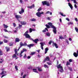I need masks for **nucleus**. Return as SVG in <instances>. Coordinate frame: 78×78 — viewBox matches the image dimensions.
Returning a JSON list of instances; mask_svg holds the SVG:
<instances>
[{
  "instance_id": "aec40b11",
  "label": "nucleus",
  "mask_w": 78,
  "mask_h": 78,
  "mask_svg": "<svg viewBox=\"0 0 78 78\" xmlns=\"http://www.w3.org/2000/svg\"><path fill=\"white\" fill-rule=\"evenodd\" d=\"M30 20L31 22H35L36 20L34 18H33L32 19H31Z\"/></svg>"
},
{
  "instance_id": "ea45409f",
  "label": "nucleus",
  "mask_w": 78,
  "mask_h": 78,
  "mask_svg": "<svg viewBox=\"0 0 78 78\" xmlns=\"http://www.w3.org/2000/svg\"><path fill=\"white\" fill-rule=\"evenodd\" d=\"M46 5L47 6H50V4H49V3H48V2H47L46 4Z\"/></svg>"
},
{
  "instance_id": "5fc2aeb1",
  "label": "nucleus",
  "mask_w": 78,
  "mask_h": 78,
  "mask_svg": "<svg viewBox=\"0 0 78 78\" xmlns=\"http://www.w3.org/2000/svg\"><path fill=\"white\" fill-rule=\"evenodd\" d=\"M69 62H72V59H70L69 60Z\"/></svg>"
},
{
  "instance_id": "79ce46f5",
  "label": "nucleus",
  "mask_w": 78,
  "mask_h": 78,
  "mask_svg": "<svg viewBox=\"0 0 78 78\" xmlns=\"http://www.w3.org/2000/svg\"><path fill=\"white\" fill-rule=\"evenodd\" d=\"M41 10H42V8H40L39 9H38L37 10V11L38 12H39V11H40Z\"/></svg>"
},
{
  "instance_id": "4c0bfd02",
  "label": "nucleus",
  "mask_w": 78,
  "mask_h": 78,
  "mask_svg": "<svg viewBox=\"0 0 78 78\" xmlns=\"http://www.w3.org/2000/svg\"><path fill=\"white\" fill-rule=\"evenodd\" d=\"M4 43H6L8 42V40H7L6 39H4Z\"/></svg>"
},
{
  "instance_id": "8fccbe9b",
  "label": "nucleus",
  "mask_w": 78,
  "mask_h": 78,
  "mask_svg": "<svg viewBox=\"0 0 78 78\" xmlns=\"http://www.w3.org/2000/svg\"><path fill=\"white\" fill-rule=\"evenodd\" d=\"M3 36L4 37H5V38H6V39H8V37L6 36L3 35Z\"/></svg>"
},
{
  "instance_id": "a878e982",
  "label": "nucleus",
  "mask_w": 78,
  "mask_h": 78,
  "mask_svg": "<svg viewBox=\"0 0 78 78\" xmlns=\"http://www.w3.org/2000/svg\"><path fill=\"white\" fill-rule=\"evenodd\" d=\"M61 69L60 70V72H64V70H63V67L60 68Z\"/></svg>"
},
{
  "instance_id": "052dcab7",
  "label": "nucleus",
  "mask_w": 78,
  "mask_h": 78,
  "mask_svg": "<svg viewBox=\"0 0 78 78\" xmlns=\"http://www.w3.org/2000/svg\"><path fill=\"white\" fill-rule=\"evenodd\" d=\"M3 74H4V71H3L1 73V75H3Z\"/></svg>"
},
{
  "instance_id": "2eb2a0df",
  "label": "nucleus",
  "mask_w": 78,
  "mask_h": 78,
  "mask_svg": "<svg viewBox=\"0 0 78 78\" xmlns=\"http://www.w3.org/2000/svg\"><path fill=\"white\" fill-rule=\"evenodd\" d=\"M62 67H63L62 66H61V64H59L57 66L58 69H61V68H62Z\"/></svg>"
},
{
  "instance_id": "a19ab883",
  "label": "nucleus",
  "mask_w": 78,
  "mask_h": 78,
  "mask_svg": "<svg viewBox=\"0 0 78 78\" xmlns=\"http://www.w3.org/2000/svg\"><path fill=\"white\" fill-rule=\"evenodd\" d=\"M29 31H30V33H31V32H32V31H33L32 29L31 28H30L29 29Z\"/></svg>"
},
{
  "instance_id": "20e7f679",
  "label": "nucleus",
  "mask_w": 78,
  "mask_h": 78,
  "mask_svg": "<svg viewBox=\"0 0 78 78\" xmlns=\"http://www.w3.org/2000/svg\"><path fill=\"white\" fill-rule=\"evenodd\" d=\"M19 22H20L21 24L22 25H25L27 23H26V22L25 21H20Z\"/></svg>"
},
{
  "instance_id": "2f4dec72",
  "label": "nucleus",
  "mask_w": 78,
  "mask_h": 78,
  "mask_svg": "<svg viewBox=\"0 0 78 78\" xmlns=\"http://www.w3.org/2000/svg\"><path fill=\"white\" fill-rule=\"evenodd\" d=\"M68 25H73V22H69L68 23Z\"/></svg>"
},
{
  "instance_id": "5701e85b",
  "label": "nucleus",
  "mask_w": 78,
  "mask_h": 78,
  "mask_svg": "<svg viewBox=\"0 0 78 78\" xmlns=\"http://www.w3.org/2000/svg\"><path fill=\"white\" fill-rule=\"evenodd\" d=\"M37 69H38V71H40V72H41L42 71V69H41L39 67H37Z\"/></svg>"
},
{
  "instance_id": "f257e3e1",
  "label": "nucleus",
  "mask_w": 78,
  "mask_h": 78,
  "mask_svg": "<svg viewBox=\"0 0 78 78\" xmlns=\"http://www.w3.org/2000/svg\"><path fill=\"white\" fill-rule=\"evenodd\" d=\"M23 45L24 46H27L29 48H31V47H33V46H34V44H33L27 45V43L26 42H25L24 43Z\"/></svg>"
},
{
  "instance_id": "a18cd8bd",
  "label": "nucleus",
  "mask_w": 78,
  "mask_h": 78,
  "mask_svg": "<svg viewBox=\"0 0 78 78\" xmlns=\"http://www.w3.org/2000/svg\"><path fill=\"white\" fill-rule=\"evenodd\" d=\"M47 64H48V65H52V64H51V63H50L49 62H47Z\"/></svg>"
},
{
  "instance_id": "09e8293b",
  "label": "nucleus",
  "mask_w": 78,
  "mask_h": 78,
  "mask_svg": "<svg viewBox=\"0 0 78 78\" xmlns=\"http://www.w3.org/2000/svg\"><path fill=\"white\" fill-rule=\"evenodd\" d=\"M13 27H16V24L15 23H13Z\"/></svg>"
},
{
  "instance_id": "4be33fe9",
  "label": "nucleus",
  "mask_w": 78,
  "mask_h": 78,
  "mask_svg": "<svg viewBox=\"0 0 78 78\" xmlns=\"http://www.w3.org/2000/svg\"><path fill=\"white\" fill-rule=\"evenodd\" d=\"M15 54H16L17 56H19L18 54L17 53V49H16L15 50Z\"/></svg>"
},
{
  "instance_id": "7c9ffc66",
  "label": "nucleus",
  "mask_w": 78,
  "mask_h": 78,
  "mask_svg": "<svg viewBox=\"0 0 78 78\" xmlns=\"http://www.w3.org/2000/svg\"><path fill=\"white\" fill-rule=\"evenodd\" d=\"M45 26L47 28H50V27L49 25H48L47 24H46Z\"/></svg>"
},
{
  "instance_id": "f03ea898",
  "label": "nucleus",
  "mask_w": 78,
  "mask_h": 78,
  "mask_svg": "<svg viewBox=\"0 0 78 78\" xmlns=\"http://www.w3.org/2000/svg\"><path fill=\"white\" fill-rule=\"evenodd\" d=\"M15 18L18 20V22H20V20L19 19H22V17L21 16L19 15H15Z\"/></svg>"
},
{
  "instance_id": "e2e57ef3",
  "label": "nucleus",
  "mask_w": 78,
  "mask_h": 78,
  "mask_svg": "<svg viewBox=\"0 0 78 78\" xmlns=\"http://www.w3.org/2000/svg\"><path fill=\"white\" fill-rule=\"evenodd\" d=\"M52 41H50L49 42V45H51V42Z\"/></svg>"
},
{
  "instance_id": "864d4df0",
  "label": "nucleus",
  "mask_w": 78,
  "mask_h": 78,
  "mask_svg": "<svg viewBox=\"0 0 78 78\" xmlns=\"http://www.w3.org/2000/svg\"><path fill=\"white\" fill-rule=\"evenodd\" d=\"M4 31L5 32H8V30L6 29H4Z\"/></svg>"
},
{
  "instance_id": "680f3d73",
  "label": "nucleus",
  "mask_w": 78,
  "mask_h": 78,
  "mask_svg": "<svg viewBox=\"0 0 78 78\" xmlns=\"http://www.w3.org/2000/svg\"><path fill=\"white\" fill-rule=\"evenodd\" d=\"M50 12L49 11H48L46 12V14H49V13H50Z\"/></svg>"
},
{
  "instance_id": "338daca9",
  "label": "nucleus",
  "mask_w": 78,
  "mask_h": 78,
  "mask_svg": "<svg viewBox=\"0 0 78 78\" xmlns=\"http://www.w3.org/2000/svg\"><path fill=\"white\" fill-rule=\"evenodd\" d=\"M23 51H27V50L26 49H23Z\"/></svg>"
},
{
  "instance_id": "3c124183",
  "label": "nucleus",
  "mask_w": 78,
  "mask_h": 78,
  "mask_svg": "<svg viewBox=\"0 0 78 78\" xmlns=\"http://www.w3.org/2000/svg\"><path fill=\"white\" fill-rule=\"evenodd\" d=\"M9 46H12V45H13V43H9Z\"/></svg>"
},
{
  "instance_id": "c85d7f7f",
  "label": "nucleus",
  "mask_w": 78,
  "mask_h": 78,
  "mask_svg": "<svg viewBox=\"0 0 78 78\" xmlns=\"http://www.w3.org/2000/svg\"><path fill=\"white\" fill-rule=\"evenodd\" d=\"M59 37V39H64V38L62 37V36H61Z\"/></svg>"
},
{
  "instance_id": "423d86ee",
  "label": "nucleus",
  "mask_w": 78,
  "mask_h": 78,
  "mask_svg": "<svg viewBox=\"0 0 78 78\" xmlns=\"http://www.w3.org/2000/svg\"><path fill=\"white\" fill-rule=\"evenodd\" d=\"M48 25H49V26H50L52 28H53L54 27H55V26H54L53 25V24L51 23H48Z\"/></svg>"
},
{
  "instance_id": "4d7b16f0",
  "label": "nucleus",
  "mask_w": 78,
  "mask_h": 78,
  "mask_svg": "<svg viewBox=\"0 0 78 78\" xmlns=\"http://www.w3.org/2000/svg\"><path fill=\"white\" fill-rule=\"evenodd\" d=\"M6 74H4V75H2V76H1V78H3V76H6Z\"/></svg>"
},
{
  "instance_id": "b1692460",
  "label": "nucleus",
  "mask_w": 78,
  "mask_h": 78,
  "mask_svg": "<svg viewBox=\"0 0 78 78\" xmlns=\"http://www.w3.org/2000/svg\"><path fill=\"white\" fill-rule=\"evenodd\" d=\"M46 61H50V57H49L48 56H46Z\"/></svg>"
},
{
  "instance_id": "6e6d98bb",
  "label": "nucleus",
  "mask_w": 78,
  "mask_h": 78,
  "mask_svg": "<svg viewBox=\"0 0 78 78\" xmlns=\"http://www.w3.org/2000/svg\"><path fill=\"white\" fill-rule=\"evenodd\" d=\"M74 3L77 4V3L76 2V0H74Z\"/></svg>"
},
{
  "instance_id": "9b49d317",
  "label": "nucleus",
  "mask_w": 78,
  "mask_h": 78,
  "mask_svg": "<svg viewBox=\"0 0 78 78\" xmlns=\"http://www.w3.org/2000/svg\"><path fill=\"white\" fill-rule=\"evenodd\" d=\"M68 5L69 6L71 9H73V6H72V4H70V3H69Z\"/></svg>"
},
{
  "instance_id": "412c9836",
  "label": "nucleus",
  "mask_w": 78,
  "mask_h": 78,
  "mask_svg": "<svg viewBox=\"0 0 78 78\" xmlns=\"http://www.w3.org/2000/svg\"><path fill=\"white\" fill-rule=\"evenodd\" d=\"M5 48L6 50V51H9L10 48L9 47H6Z\"/></svg>"
},
{
  "instance_id": "1a4fd4ad",
  "label": "nucleus",
  "mask_w": 78,
  "mask_h": 78,
  "mask_svg": "<svg viewBox=\"0 0 78 78\" xmlns=\"http://www.w3.org/2000/svg\"><path fill=\"white\" fill-rule=\"evenodd\" d=\"M42 5L43 6H44V5H45L46 4H47V1H43L42 2Z\"/></svg>"
},
{
  "instance_id": "bf43d9fd",
  "label": "nucleus",
  "mask_w": 78,
  "mask_h": 78,
  "mask_svg": "<svg viewBox=\"0 0 78 78\" xmlns=\"http://www.w3.org/2000/svg\"><path fill=\"white\" fill-rule=\"evenodd\" d=\"M74 7L75 8H77V5H76V4H74Z\"/></svg>"
},
{
  "instance_id": "c03bdc74",
  "label": "nucleus",
  "mask_w": 78,
  "mask_h": 78,
  "mask_svg": "<svg viewBox=\"0 0 78 78\" xmlns=\"http://www.w3.org/2000/svg\"><path fill=\"white\" fill-rule=\"evenodd\" d=\"M15 67L16 70H18V68H17V66H15Z\"/></svg>"
},
{
  "instance_id": "6ab92c4d",
  "label": "nucleus",
  "mask_w": 78,
  "mask_h": 78,
  "mask_svg": "<svg viewBox=\"0 0 78 78\" xmlns=\"http://www.w3.org/2000/svg\"><path fill=\"white\" fill-rule=\"evenodd\" d=\"M37 69H33V70L34 71V72H35L36 73H38V72L37 71Z\"/></svg>"
},
{
  "instance_id": "de8ad7c7",
  "label": "nucleus",
  "mask_w": 78,
  "mask_h": 78,
  "mask_svg": "<svg viewBox=\"0 0 78 78\" xmlns=\"http://www.w3.org/2000/svg\"><path fill=\"white\" fill-rule=\"evenodd\" d=\"M28 31H27L26 32H25L24 34H25V35H26V34H28Z\"/></svg>"
},
{
  "instance_id": "13d9d810",
  "label": "nucleus",
  "mask_w": 78,
  "mask_h": 78,
  "mask_svg": "<svg viewBox=\"0 0 78 78\" xmlns=\"http://www.w3.org/2000/svg\"><path fill=\"white\" fill-rule=\"evenodd\" d=\"M66 42L68 44H69V41L67 40H66Z\"/></svg>"
},
{
  "instance_id": "c756f323",
  "label": "nucleus",
  "mask_w": 78,
  "mask_h": 78,
  "mask_svg": "<svg viewBox=\"0 0 78 78\" xmlns=\"http://www.w3.org/2000/svg\"><path fill=\"white\" fill-rule=\"evenodd\" d=\"M20 47H22V46H24L23 43H22V42H20Z\"/></svg>"
},
{
  "instance_id": "72a5a7b5",
  "label": "nucleus",
  "mask_w": 78,
  "mask_h": 78,
  "mask_svg": "<svg viewBox=\"0 0 78 78\" xmlns=\"http://www.w3.org/2000/svg\"><path fill=\"white\" fill-rule=\"evenodd\" d=\"M3 55V52L2 50H0V56Z\"/></svg>"
},
{
  "instance_id": "f704fd0d",
  "label": "nucleus",
  "mask_w": 78,
  "mask_h": 78,
  "mask_svg": "<svg viewBox=\"0 0 78 78\" xmlns=\"http://www.w3.org/2000/svg\"><path fill=\"white\" fill-rule=\"evenodd\" d=\"M44 67L45 68H48V66L45 64H44Z\"/></svg>"
},
{
  "instance_id": "603ef678",
  "label": "nucleus",
  "mask_w": 78,
  "mask_h": 78,
  "mask_svg": "<svg viewBox=\"0 0 78 78\" xmlns=\"http://www.w3.org/2000/svg\"><path fill=\"white\" fill-rule=\"evenodd\" d=\"M27 76V75L26 74H25L23 76V78H25V77Z\"/></svg>"
},
{
  "instance_id": "bb28decb",
  "label": "nucleus",
  "mask_w": 78,
  "mask_h": 78,
  "mask_svg": "<svg viewBox=\"0 0 78 78\" xmlns=\"http://www.w3.org/2000/svg\"><path fill=\"white\" fill-rule=\"evenodd\" d=\"M12 57L13 58H17V55L16 54H13V55L12 56Z\"/></svg>"
},
{
  "instance_id": "39448f33",
  "label": "nucleus",
  "mask_w": 78,
  "mask_h": 78,
  "mask_svg": "<svg viewBox=\"0 0 78 78\" xmlns=\"http://www.w3.org/2000/svg\"><path fill=\"white\" fill-rule=\"evenodd\" d=\"M52 28L54 29L53 30V32L54 33H55V34H56V27H54Z\"/></svg>"
},
{
  "instance_id": "7ed1b4c3",
  "label": "nucleus",
  "mask_w": 78,
  "mask_h": 78,
  "mask_svg": "<svg viewBox=\"0 0 78 78\" xmlns=\"http://www.w3.org/2000/svg\"><path fill=\"white\" fill-rule=\"evenodd\" d=\"M24 12V9H23V8H21V11L20 12H19V13L20 14H22V13H23Z\"/></svg>"
},
{
  "instance_id": "a211bd4d",
  "label": "nucleus",
  "mask_w": 78,
  "mask_h": 78,
  "mask_svg": "<svg viewBox=\"0 0 78 78\" xmlns=\"http://www.w3.org/2000/svg\"><path fill=\"white\" fill-rule=\"evenodd\" d=\"M73 55L74 56H75V57H76H76L78 56V55L77 54V53H76V52H74Z\"/></svg>"
},
{
  "instance_id": "e433bc0d",
  "label": "nucleus",
  "mask_w": 78,
  "mask_h": 78,
  "mask_svg": "<svg viewBox=\"0 0 78 78\" xmlns=\"http://www.w3.org/2000/svg\"><path fill=\"white\" fill-rule=\"evenodd\" d=\"M40 44L41 45V47H44V44H43V43L41 42L40 43Z\"/></svg>"
},
{
  "instance_id": "4468645a",
  "label": "nucleus",
  "mask_w": 78,
  "mask_h": 78,
  "mask_svg": "<svg viewBox=\"0 0 78 78\" xmlns=\"http://www.w3.org/2000/svg\"><path fill=\"white\" fill-rule=\"evenodd\" d=\"M53 45H55V48H58V46L57 45V44H56L55 43H53Z\"/></svg>"
},
{
  "instance_id": "473e14b6",
  "label": "nucleus",
  "mask_w": 78,
  "mask_h": 78,
  "mask_svg": "<svg viewBox=\"0 0 78 78\" xmlns=\"http://www.w3.org/2000/svg\"><path fill=\"white\" fill-rule=\"evenodd\" d=\"M22 27V25H21L20 24H19V28L20 29V28Z\"/></svg>"
},
{
  "instance_id": "f8f14e48",
  "label": "nucleus",
  "mask_w": 78,
  "mask_h": 78,
  "mask_svg": "<svg viewBox=\"0 0 78 78\" xmlns=\"http://www.w3.org/2000/svg\"><path fill=\"white\" fill-rule=\"evenodd\" d=\"M25 36H26V37L27 38H30L31 37L30 36V35L29 34H26L25 35Z\"/></svg>"
},
{
  "instance_id": "0e129e2a",
  "label": "nucleus",
  "mask_w": 78,
  "mask_h": 78,
  "mask_svg": "<svg viewBox=\"0 0 78 78\" xmlns=\"http://www.w3.org/2000/svg\"><path fill=\"white\" fill-rule=\"evenodd\" d=\"M75 20H76V22H78V19H77V18H75Z\"/></svg>"
},
{
  "instance_id": "cd10ccee",
  "label": "nucleus",
  "mask_w": 78,
  "mask_h": 78,
  "mask_svg": "<svg viewBox=\"0 0 78 78\" xmlns=\"http://www.w3.org/2000/svg\"><path fill=\"white\" fill-rule=\"evenodd\" d=\"M46 36H50V34L48 32L46 33Z\"/></svg>"
},
{
  "instance_id": "393cba45",
  "label": "nucleus",
  "mask_w": 78,
  "mask_h": 78,
  "mask_svg": "<svg viewBox=\"0 0 78 78\" xmlns=\"http://www.w3.org/2000/svg\"><path fill=\"white\" fill-rule=\"evenodd\" d=\"M3 25L4 27V28H8V26H7V25H6L5 24H4Z\"/></svg>"
},
{
  "instance_id": "37998d69",
  "label": "nucleus",
  "mask_w": 78,
  "mask_h": 78,
  "mask_svg": "<svg viewBox=\"0 0 78 78\" xmlns=\"http://www.w3.org/2000/svg\"><path fill=\"white\" fill-rule=\"evenodd\" d=\"M75 30L76 32H77V33H78V29L77 28V27H75Z\"/></svg>"
},
{
  "instance_id": "f3484780",
  "label": "nucleus",
  "mask_w": 78,
  "mask_h": 78,
  "mask_svg": "<svg viewBox=\"0 0 78 78\" xmlns=\"http://www.w3.org/2000/svg\"><path fill=\"white\" fill-rule=\"evenodd\" d=\"M20 41V39L18 38H16L15 39V42H18Z\"/></svg>"
},
{
  "instance_id": "6e6552de",
  "label": "nucleus",
  "mask_w": 78,
  "mask_h": 78,
  "mask_svg": "<svg viewBox=\"0 0 78 78\" xmlns=\"http://www.w3.org/2000/svg\"><path fill=\"white\" fill-rule=\"evenodd\" d=\"M35 7V6L34 5V4H33L32 5L30 6H28L27 7L28 8H29V9H32L33 8H34Z\"/></svg>"
},
{
  "instance_id": "dca6fc26",
  "label": "nucleus",
  "mask_w": 78,
  "mask_h": 78,
  "mask_svg": "<svg viewBox=\"0 0 78 78\" xmlns=\"http://www.w3.org/2000/svg\"><path fill=\"white\" fill-rule=\"evenodd\" d=\"M48 50V48H45V54H46L47 53V51Z\"/></svg>"
},
{
  "instance_id": "0eeeda50",
  "label": "nucleus",
  "mask_w": 78,
  "mask_h": 78,
  "mask_svg": "<svg viewBox=\"0 0 78 78\" xmlns=\"http://www.w3.org/2000/svg\"><path fill=\"white\" fill-rule=\"evenodd\" d=\"M36 15L37 16L39 17H41V13H40V12H37L36 13Z\"/></svg>"
},
{
  "instance_id": "49530a36",
  "label": "nucleus",
  "mask_w": 78,
  "mask_h": 78,
  "mask_svg": "<svg viewBox=\"0 0 78 78\" xmlns=\"http://www.w3.org/2000/svg\"><path fill=\"white\" fill-rule=\"evenodd\" d=\"M27 58V55H26V54H25L24 56L23 57V58L24 59H25Z\"/></svg>"
},
{
  "instance_id": "9d476101",
  "label": "nucleus",
  "mask_w": 78,
  "mask_h": 78,
  "mask_svg": "<svg viewBox=\"0 0 78 78\" xmlns=\"http://www.w3.org/2000/svg\"><path fill=\"white\" fill-rule=\"evenodd\" d=\"M39 41V40L37 38L34 40V42H35L36 44H37V41Z\"/></svg>"
},
{
  "instance_id": "c9c22d12",
  "label": "nucleus",
  "mask_w": 78,
  "mask_h": 78,
  "mask_svg": "<svg viewBox=\"0 0 78 78\" xmlns=\"http://www.w3.org/2000/svg\"><path fill=\"white\" fill-rule=\"evenodd\" d=\"M70 62H67V63L66 64V66H68V65H70Z\"/></svg>"
},
{
  "instance_id": "69168bd1",
  "label": "nucleus",
  "mask_w": 78,
  "mask_h": 78,
  "mask_svg": "<svg viewBox=\"0 0 78 78\" xmlns=\"http://www.w3.org/2000/svg\"><path fill=\"white\" fill-rule=\"evenodd\" d=\"M20 3H22L23 2V1H22V0H20Z\"/></svg>"
},
{
  "instance_id": "774afa93",
  "label": "nucleus",
  "mask_w": 78,
  "mask_h": 78,
  "mask_svg": "<svg viewBox=\"0 0 78 78\" xmlns=\"http://www.w3.org/2000/svg\"><path fill=\"white\" fill-rule=\"evenodd\" d=\"M3 44V42H1V41H0V45H1V44Z\"/></svg>"
},
{
  "instance_id": "ddd939ff",
  "label": "nucleus",
  "mask_w": 78,
  "mask_h": 78,
  "mask_svg": "<svg viewBox=\"0 0 78 78\" xmlns=\"http://www.w3.org/2000/svg\"><path fill=\"white\" fill-rule=\"evenodd\" d=\"M59 14H60V15H61L62 16H63V17H66V16L65 15H63V13L62 12H59Z\"/></svg>"
},
{
  "instance_id": "58836bf2",
  "label": "nucleus",
  "mask_w": 78,
  "mask_h": 78,
  "mask_svg": "<svg viewBox=\"0 0 78 78\" xmlns=\"http://www.w3.org/2000/svg\"><path fill=\"white\" fill-rule=\"evenodd\" d=\"M68 69L70 71H72V68H71V67H68Z\"/></svg>"
}]
</instances>
